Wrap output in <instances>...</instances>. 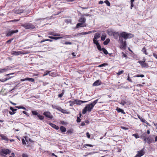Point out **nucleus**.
<instances>
[{
  "label": "nucleus",
  "instance_id": "f257e3e1",
  "mask_svg": "<svg viewBox=\"0 0 157 157\" xmlns=\"http://www.w3.org/2000/svg\"><path fill=\"white\" fill-rule=\"evenodd\" d=\"M113 36L114 38L117 39L119 37V41L122 42V38H123L124 40L133 37V35L130 33L125 32H114L113 33Z\"/></svg>",
  "mask_w": 157,
  "mask_h": 157
},
{
  "label": "nucleus",
  "instance_id": "f03ea898",
  "mask_svg": "<svg viewBox=\"0 0 157 157\" xmlns=\"http://www.w3.org/2000/svg\"><path fill=\"white\" fill-rule=\"evenodd\" d=\"M98 99H97L91 103L86 105L85 107L82 110V113L85 114L87 111L90 112L93 108L94 105L97 103Z\"/></svg>",
  "mask_w": 157,
  "mask_h": 157
},
{
  "label": "nucleus",
  "instance_id": "7ed1b4c3",
  "mask_svg": "<svg viewBox=\"0 0 157 157\" xmlns=\"http://www.w3.org/2000/svg\"><path fill=\"white\" fill-rule=\"evenodd\" d=\"M21 26L27 29H33L35 28L34 25L29 23H25L22 24Z\"/></svg>",
  "mask_w": 157,
  "mask_h": 157
},
{
  "label": "nucleus",
  "instance_id": "20e7f679",
  "mask_svg": "<svg viewBox=\"0 0 157 157\" xmlns=\"http://www.w3.org/2000/svg\"><path fill=\"white\" fill-rule=\"evenodd\" d=\"M29 53V52H26L25 51H13L12 52V54L15 56H18L21 54H28Z\"/></svg>",
  "mask_w": 157,
  "mask_h": 157
},
{
  "label": "nucleus",
  "instance_id": "39448f33",
  "mask_svg": "<svg viewBox=\"0 0 157 157\" xmlns=\"http://www.w3.org/2000/svg\"><path fill=\"white\" fill-rule=\"evenodd\" d=\"M122 41H119L121 44L120 48L122 49H125L126 48V43L125 41H124L123 38H122Z\"/></svg>",
  "mask_w": 157,
  "mask_h": 157
},
{
  "label": "nucleus",
  "instance_id": "423d86ee",
  "mask_svg": "<svg viewBox=\"0 0 157 157\" xmlns=\"http://www.w3.org/2000/svg\"><path fill=\"white\" fill-rule=\"evenodd\" d=\"M88 101H81L79 100L76 99L73 102L75 104H76L77 105H80L81 104L84 103H86L88 102Z\"/></svg>",
  "mask_w": 157,
  "mask_h": 157
},
{
  "label": "nucleus",
  "instance_id": "0eeeda50",
  "mask_svg": "<svg viewBox=\"0 0 157 157\" xmlns=\"http://www.w3.org/2000/svg\"><path fill=\"white\" fill-rule=\"evenodd\" d=\"M145 60L142 61L139 60L138 61V63L140 64L142 67H148V64L147 63H145Z\"/></svg>",
  "mask_w": 157,
  "mask_h": 157
},
{
  "label": "nucleus",
  "instance_id": "6e6552de",
  "mask_svg": "<svg viewBox=\"0 0 157 157\" xmlns=\"http://www.w3.org/2000/svg\"><path fill=\"white\" fill-rule=\"evenodd\" d=\"M43 114L47 117L50 119L53 118L51 114L49 112H45Z\"/></svg>",
  "mask_w": 157,
  "mask_h": 157
},
{
  "label": "nucleus",
  "instance_id": "1a4fd4ad",
  "mask_svg": "<svg viewBox=\"0 0 157 157\" xmlns=\"http://www.w3.org/2000/svg\"><path fill=\"white\" fill-rule=\"evenodd\" d=\"M18 32V31L17 30L9 31L7 33L6 36H10L13 33H17Z\"/></svg>",
  "mask_w": 157,
  "mask_h": 157
},
{
  "label": "nucleus",
  "instance_id": "9d476101",
  "mask_svg": "<svg viewBox=\"0 0 157 157\" xmlns=\"http://www.w3.org/2000/svg\"><path fill=\"white\" fill-rule=\"evenodd\" d=\"M1 152L5 155H8L11 153V151L7 149H3L2 150Z\"/></svg>",
  "mask_w": 157,
  "mask_h": 157
},
{
  "label": "nucleus",
  "instance_id": "9b49d317",
  "mask_svg": "<svg viewBox=\"0 0 157 157\" xmlns=\"http://www.w3.org/2000/svg\"><path fill=\"white\" fill-rule=\"evenodd\" d=\"M86 20V19L84 17H83L82 15L81 16V17L79 19L78 21L79 22L83 23V24H84Z\"/></svg>",
  "mask_w": 157,
  "mask_h": 157
},
{
  "label": "nucleus",
  "instance_id": "f8f14e48",
  "mask_svg": "<svg viewBox=\"0 0 157 157\" xmlns=\"http://www.w3.org/2000/svg\"><path fill=\"white\" fill-rule=\"evenodd\" d=\"M25 81H29L31 82H33L34 81V79L32 78H27L25 79H21V81L23 82Z\"/></svg>",
  "mask_w": 157,
  "mask_h": 157
},
{
  "label": "nucleus",
  "instance_id": "ddd939ff",
  "mask_svg": "<svg viewBox=\"0 0 157 157\" xmlns=\"http://www.w3.org/2000/svg\"><path fill=\"white\" fill-rule=\"evenodd\" d=\"M137 154L140 156V157L143 155L144 154V149L143 148L140 151L137 152Z\"/></svg>",
  "mask_w": 157,
  "mask_h": 157
},
{
  "label": "nucleus",
  "instance_id": "4468645a",
  "mask_svg": "<svg viewBox=\"0 0 157 157\" xmlns=\"http://www.w3.org/2000/svg\"><path fill=\"white\" fill-rule=\"evenodd\" d=\"M86 24L79 22L76 25V27L78 28L80 27H86Z\"/></svg>",
  "mask_w": 157,
  "mask_h": 157
},
{
  "label": "nucleus",
  "instance_id": "2eb2a0df",
  "mask_svg": "<svg viewBox=\"0 0 157 157\" xmlns=\"http://www.w3.org/2000/svg\"><path fill=\"white\" fill-rule=\"evenodd\" d=\"M101 81L99 80H98L95 82L93 84V86H97L101 84Z\"/></svg>",
  "mask_w": 157,
  "mask_h": 157
},
{
  "label": "nucleus",
  "instance_id": "dca6fc26",
  "mask_svg": "<svg viewBox=\"0 0 157 157\" xmlns=\"http://www.w3.org/2000/svg\"><path fill=\"white\" fill-rule=\"evenodd\" d=\"M50 35L53 36H60V35L58 33H56L54 32H51L48 33Z\"/></svg>",
  "mask_w": 157,
  "mask_h": 157
},
{
  "label": "nucleus",
  "instance_id": "f3484780",
  "mask_svg": "<svg viewBox=\"0 0 157 157\" xmlns=\"http://www.w3.org/2000/svg\"><path fill=\"white\" fill-rule=\"evenodd\" d=\"M0 136L1 137L2 140H4L6 141H7L9 140V139L7 137L3 134H0Z\"/></svg>",
  "mask_w": 157,
  "mask_h": 157
},
{
  "label": "nucleus",
  "instance_id": "a211bd4d",
  "mask_svg": "<svg viewBox=\"0 0 157 157\" xmlns=\"http://www.w3.org/2000/svg\"><path fill=\"white\" fill-rule=\"evenodd\" d=\"M49 124L51 125V126L54 128L56 129V130H58L59 129V127L54 124L52 123H50Z\"/></svg>",
  "mask_w": 157,
  "mask_h": 157
},
{
  "label": "nucleus",
  "instance_id": "6ab92c4d",
  "mask_svg": "<svg viewBox=\"0 0 157 157\" xmlns=\"http://www.w3.org/2000/svg\"><path fill=\"white\" fill-rule=\"evenodd\" d=\"M101 35L100 34L98 33H96L95 34L94 38V39L97 40L98 38L100 37Z\"/></svg>",
  "mask_w": 157,
  "mask_h": 157
},
{
  "label": "nucleus",
  "instance_id": "aec40b11",
  "mask_svg": "<svg viewBox=\"0 0 157 157\" xmlns=\"http://www.w3.org/2000/svg\"><path fill=\"white\" fill-rule=\"evenodd\" d=\"M116 110L119 113L121 112L122 114H125V113L124 111V110L120 108H117V109H116Z\"/></svg>",
  "mask_w": 157,
  "mask_h": 157
},
{
  "label": "nucleus",
  "instance_id": "412c9836",
  "mask_svg": "<svg viewBox=\"0 0 157 157\" xmlns=\"http://www.w3.org/2000/svg\"><path fill=\"white\" fill-rule=\"evenodd\" d=\"M60 129L61 132H65L66 131V128L63 126L60 127Z\"/></svg>",
  "mask_w": 157,
  "mask_h": 157
},
{
  "label": "nucleus",
  "instance_id": "4be33fe9",
  "mask_svg": "<svg viewBox=\"0 0 157 157\" xmlns=\"http://www.w3.org/2000/svg\"><path fill=\"white\" fill-rule=\"evenodd\" d=\"M152 139L151 138V137H148L147 138V143L148 144H150V143H151L152 142Z\"/></svg>",
  "mask_w": 157,
  "mask_h": 157
},
{
  "label": "nucleus",
  "instance_id": "5701e85b",
  "mask_svg": "<svg viewBox=\"0 0 157 157\" xmlns=\"http://www.w3.org/2000/svg\"><path fill=\"white\" fill-rule=\"evenodd\" d=\"M110 41V39L109 38L107 39L104 42L103 44L105 45H107Z\"/></svg>",
  "mask_w": 157,
  "mask_h": 157
},
{
  "label": "nucleus",
  "instance_id": "b1692460",
  "mask_svg": "<svg viewBox=\"0 0 157 157\" xmlns=\"http://www.w3.org/2000/svg\"><path fill=\"white\" fill-rule=\"evenodd\" d=\"M7 69L6 68H4L3 69L0 68V73H4L6 71Z\"/></svg>",
  "mask_w": 157,
  "mask_h": 157
},
{
  "label": "nucleus",
  "instance_id": "393cba45",
  "mask_svg": "<svg viewBox=\"0 0 157 157\" xmlns=\"http://www.w3.org/2000/svg\"><path fill=\"white\" fill-rule=\"evenodd\" d=\"M140 120L142 122L146 123L147 124L149 125V123L144 118H141Z\"/></svg>",
  "mask_w": 157,
  "mask_h": 157
},
{
  "label": "nucleus",
  "instance_id": "a878e982",
  "mask_svg": "<svg viewBox=\"0 0 157 157\" xmlns=\"http://www.w3.org/2000/svg\"><path fill=\"white\" fill-rule=\"evenodd\" d=\"M107 65H108V64L107 63H104L103 64H101L98 65V67H105L106 66H107Z\"/></svg>",
  "mask_w": 157,
  "mask_h": 157
},
{
  "label": "nucleus",
  "instance_id": "bb28decb",
  "mask_svg": "<svg viewBox=\"0 0 157 157\" xmlns=\"http://www.w3.org/2000/svg\"><path fill=\"white\" fill-rule=\"evenodd\" d=\"M58 37H56L55 36H53L52 39L57 40L58 39H62L63 38L62 36H59Z\"/></svg>",
  "mask_w": 157,
  "mask_h": 157
},
{
  "label": "nucleus",
  "instance_id": "cd10ccee",
  "mask_svg": "<svg viewBox=\"0 0 157 157\" xmlns=\"http://www.w3.org/2000/svg\"><path fill=\"white\" fill-rule=\"evenodd\" d=\"M142 51L146 55H147L148 54L147 53L145 47L143 48L142 50Z\"/></svg>",
  "mask_w": 157,
  "mask_h": 157
},
{
  "label": "nucleus",
  "instance_id": "c85d7f7f",
  "mask_svg": "<svg viewBox=\"0 0 157 157\" xmlns=\"http://www.w3.org/2000/svg\"><path fill=\"white\" fill-rule=\"evenodd\" d=\"M102 50L103 51L104 53V54H105L106 55V54H108L107 51L104 48H102Z\"/></svg>",
  "mask_w": 157,
  "mask_h": 157
},
{
  "label": "nucleus",
  "instance_id": "c756f323",
  "mask_svg": "<svg viewBox=\"0 0 157 157\" xmlns=\"http://www.w3.org/2000/svg\"><path fill=\"white\" fill-rule=\"evenodd\" d=\"M134 0H131L130 2H131V7L130 8L131 9H132V7L134 6L133 4V2H134Z\"/></svg>",
  "mask_w": 157,
  "mask_h": 157
},
{
  "label": "nucleus",
  "instance_id": "7c9ffc66",
  "mask_svg": "<svg viewBox=\"0 0 157 157\" xmlns=\"http://www.w3.org/2000/svg\"><path fill=\"white\" fill-rule=\"evenodd\" d=\"M93 43L94 44H96V45L99 44V43L98 42L97 40L94 39H93Z\"/></svg>",
  "mask_w": 157,
  "mask_h": 157
},
{
  "label": "nucleus",
  "instance_id": "2f4dec72",
  "mask_svg": "<svg viewBox=\"0 0 157 157\" xmlns=\"http://www.w3.org/2000/svg\"><path fill=\"white\" fill-rule=\"evenodd\" d=\"M106 35H103L101 36V39L102 41L104 40L106 38Z\"/></svg>",
  "mask_w": 157,
  "mask_h": 157
},
{
  "label": "nucleus",
  "instance_id": "473e14b6",
  "mask_svg": "<svg viewBox=\"0 0 157 157\" xmlns=\"http://www.w3.org/2000/svg\"><path fill=\"white\" fill-rule=\"evenodd\" d=\"M96 46L97 47V48L98 50H99L100 51L102 50V48H101V46L99 44Z\"/></svg>",
  "mask_w": 157,
  "mask_h": 157
},
{
  "label": "nucleus",
  "instance_id": "72a5a7b5",
  "mask_svg": "<svg viewBox=\"0 0 157 157\" xmlns=\"http://www.w3.org/2000/svg\"><path fill=\"white\" fill-rule=\"evenodd\" d=\"M144 76L143 75H137L134 76V77H141L143 78V77H144Z\"/></svg>",
  "mask_w": 157,
  "mask_h": 157
},
{
  "label": "nucleus",
  "instance_id": "f704fd0d",
  "mask_svg": "<svg viewBox=\"0 0 157 157\" xmlns=\"http://www.w3.org/2000/svg\"><path fill=\"white\" fill-rule=\"evenodd\" d=\"M37 117H38L39 118L40 120H43L44 118V117L43 116L40 115H37Z\"/></svg>",
  "mask_w": 157,
  "mask_h": 157
},
{
  "label": "nucleus",
  "instance_id": "c9c22d12",
  "mask_svg": "<svg viewBox=\"0 0 157 157\" xmlns=\"http://www.w3.org/2000/svg\"><path fill=\"white\" fill-rule=\"evenodd\" d=\"M132 136H134L136 139H137L139 138V135L137 133L133 134Z\"/></svg>",
  "mask_w": 157,
  "mask_h": 157
},
{
  "label": "nucleus",
  "instance_id": "e433bc0d",
  "mask_svg": "<svg viewBox=\"0 0 157 157\" xmlns=\"http://www.w3.org/2000/svg\"><path fill=\"white\" fill-rule=\"evenodd\" d=\"M96 32L95 31H89L88 32H83V35H86V34H89L90 33H92V32Z\"/></svg>",
  "mask_w": 157,
  "mask_h": 157
},
{
  "label": "nucleus",
  "instance_id": "4c0bfd02",
  "mask_svg": "<svg viewBox=\"0 0 157 157\" xmlns=\"http://www.w3.org/2000/svg\"><path fill=\"white\" fill-rule=\"evenodd\" d=\"M58 109L63 113H66V110H64L61 108H60L59 109Z\"/></svg>",
  "mask_w": 157,
  "mask_h": 157
},
{
  "label": "nucleus",
  "instance_id": "58836bf2",
  "mask_svg": "<svg viewBox=\"0 0 157 157\" xmlns=\"http://www.w3.org/2000/svg\"><path fill=\"white\" fill-rule=\"evenodd\" d=\"M64 90H63L62 91V93L61 94H59L58 95V97L59 98H61V97H62L64 94Z\"/></svg>",
  "mask_w": 157,
  "mask_h": 157
},
{
  "label": "nucleus",
  "instance_id": "ea45409f",
  "mask_svg": "<svg viewBox=\"0 0 157 157\" xmlns=\"http://www.w3.org/2000/svg\"><path fill=\"white\" fill-rule=\"evenodd\" d=\"M32 114L35 115H38V113L37 112L35 111H32Z\"/></svg>",
  "mask_w": 157,
  "mask_h": 157
},
{
  "label": "nucleus",
  "instance_id": "a19ab883",
  "mask_svg": "<svg viewBox=\"0 0 157 157\" xmlns=\"http://www.w3.org/2000/svg\"><path fill=\"white\" fill-rule=\"evenodd\" d=\"M10 78H5V79H2V80L0 79V81L2 82H4L5 81H6L7 80H8Z\"/></svg>",
  "mask_w": 157,
  "mask_h": 157
},
{
  "label": "nucleus",
  "instance_id": "79ce46f5",
  "mask_svg": "<svg viewBox=\"0 0 157 157\" xmlns=\"http://www.w3.org/2000/svg\"><path fill=\"white\" fill-rule=\"evenodd\" d=\"M108 6H110V3H109V2L108 1V0H105V2H104Z\"/></svg>",
  "mask_w": 157,
  "mask_h": 157
},
{
  "label": "nucleus",
  "instance_id": "37998d69",
  "mask_svg": "<svg viewBox=\"0 0 157 157\" xmlns=\"http://www.w3.org/2000/svg\"><path fill=\"white\" fill-rule=\"evenodd\" d=\"M124 71L123 70H122V71H119V72L117 73V75H121V74H122L124 72Z\"/></svg>",
  "mask_w": 157,
  "mask_h": 157
},
{
  "label": "nucleus",
  "instance_id": "c03bdc74",
  "mask_svg": "<svg viewBox=\"0 0 157 157\" xmlns=\"http://www.w3.org/2000/svg\"><path fill=\"white\" fill-rule=\"evenodd\" d=\"M85 146H89V147H93V145H92L90 144H85L83 146L84 147H85L86 148V147H85Z\"/></svg>",
  "mask_w": 157,
  "mask_h": 157
},
{
  "label": "nucleus",
  "instance_id": "a18cd8bd",
  "mask_svg": "<svg viewBox=\"0 0 157 157\" xmlns=\"http://www.w3.org/2000/svg\"><path fill=\"white\" fill-rule=\"evenodd\" d=\"M122 57H125L126 59L127 58V55L125 54L123 52H122Z\"/></svg>",
  "mask_w": 157,
  "mask_h": 157
},
{
  "label": "nucleus",
  "instance_id": "49530a36",
  "mask_svg": "<svg viewBox=\"0 0 157 157\" xmlns=\"http://www.w3.org/2000/svg\"><path fill=\"white\" fill-rule=\"evenodd\" d=\"M64 21L65 22L67 23H70L71 21L70 19H65Z\"/></svg>",
  "mask_w": 157,
  "mask_h": 157
},
{
  "label": "nucleus",
  "instance_id": "de8ad7c7",
  "mask_svg": "<svg viewBox=\"0 0 157 157\" xmlns=\"http://www.w3.org/2000/svg\"><path fill=\"white\" fill-rule=\"evenodd\" d=\"M10 109L11 110L12 112H14L16 110H17V109H14L12 107H11L10 108Z\"/></svg>",
  "mask_w": 157,
  "mask_h": 157
},
{
  "label": "nucleus",
  "instance_id": "09e8293b",
  "mask_svg": "<svg viewBox=\"0 0 157 157\" xmlns=\"http://www.w3.org/2000/svg\"><path fill=\"white\" fill-rule=\"evenodd\" d=\"M126 103L124 101H122L120 103V104L122 105H124Z\"/></svg>",
  "mask_w": 157,
  "mask_h": 157
},
{
  "label": "nucleus",
  "instance_id": "8fccbe9b",
  "mask_svg": "<svg viewBox=\"0 0 157 157\" xmlns=\"http://www.w3.org/2000/svg\"><path fill=\"white\" fill-rule=\"evenodd\" d=\"M64 44L66 45L71 44H72V43L71 42L66 41L65 42Z\"/></svg>",
  "mask_w": 157,
  "mask_h": 157
},
{
  "label": "nucleus",
  "instance_id": "3c124183",
  "mask_svg": "<svg viewBox=\"0 0 157 157\" xmlns=\"http://www.w3.org/2000/svg\"><path fill=\"white\" fill-rule=\"evenodd\" d=\"M13 40V39L12 38V39H11L10 40H8V41H7L6 43H10Z\"/></svg>",
  "mask_w": 157,
  "mask_h": 157
},
{
  "label": "nucleus",
  "instance_id": "603ef678",
  "mask_svg": "<svg viewBox=\"0 0 157 157\" xmlns=\"http://www.w3.org/2000/svg\"><path fill=\"white\" fill-rule=\"evenodd\" d=\"M23 12V11H16L15 13L17 14L21 13Z\"/></svg>",
  "mask_w": 157,
  "mask_h": 157
},
{
  "label": "nucleus",
  "instance_id": "864d4df0",
  "mask_svg": "<svg viewBox=\"0 0 157 157\" xmlns=\"http://www.w3.org/2000/svg\"><path fill=\"white\" fill-rule=\"evenodd\" d=\"M77 121L78 123L80 122L81 121V119L78 117H77Z\"/></svg>",
  "mask_w": 157,
  "mask_h": 157
},
{
  "label": "nucleus",
  "instance_id": "5fc2aeb1",
  "mask_svg": "<svg viewBox=\"0 0 157 157\" xmlns=\"http://www.w3.org/2000/svg\"><path fill=\"white\" fill-rule=\"evenodd\" d=\"M82 16H83V17H84L85 16H89V17H90L91 15L89 14H87V13H86V14H82Z\"/></svg>",
  "mask_w": 157,
  "mask_h": 157
},
{
  "label": "nucleus",
  "instance_id": "6e6d98bb",
  "mask_svg": "<svg viewBox=\"0 0 157 157\" xmlns=\"http://www.w3.org/2000/svg\"><path fill=\"white\" fill-rule=\"evenodd\" d=\"M95 153V152H90L89 153H86V155H91Z\"/></svg>",
  "mask_w": 157,
  "mask_h": 157
},
{
  "label": "nucleus",
  "instance_id": "4d7b16f0",
  "mask_svg": "<svg viewBox=\"0 0 157 157\" xmlns=\"http://www.w3.org/2000/svg\"><path fill=\"white\" fill-rule=\"evenodd\" d=\"M127 80L129 81L130 82H132V80L130 78V77H129V75H128V78H127Z\"/></svg>",
  "mask_w": 157,
  "mask_h": 157
},
{
  "label": "nucleus",
  "instance_id": "13d9d810",
  "mask_svg": "<svg viewBox=\"0 0 157 157\" xmlns=\"http://www.w3.org/2000/svg\"><path fill=\"white\" fill-rule=\"evenodd\" d=\"M50 72V71H47L45 73L44 75H43V76H45V75H47L49 74V73Z\"/></svg>",
  "mask_w": 157,
  "mask_h": 157
},
{
  "label": "nucleus",
  "instance_id": "bf43d9fd",
  "mask_svg": "<svg viewBox=\"0 0 157 157\" xmlns=\"http://www.w3.org/2000/svg\"><path fill=\"white\" fill-rule=\"evenodd\" d=\"M86 135L87 137L88 138H90V134H89V132L86 133Z\"/></svg>",
  "mask_w": 157,
  "mask_h": 157
},
{
  "label": "nucleus",
  "instance_id": "052dcab7",
  "mask_svg": "<svg viewBox=\"0 0 157 157\" xmlns=\"http://www.w3.org/2000/svg\"><path fill=\"white\" fill-rule=\"evenodd\" d=\"M22 143L23 144H26V143L25 142V141L24 140V139H23L22 140Z\"/></svg>",
  "mask_w": 157,
  "mask_h": 157
},
{
  "label": "nucleus",
  "instance_id": "680f3d73",
  "mask_svg": "<svg viewBox=\"0 0 157 157\" xmlns=\"http://www.w3.org/2000/svg\"><path fill=\"white\" fill-rule=\"evenodd\" d=\"M67 133H72V132L71 130H68L67 131Z\"/></svg>",
  "mask_w": 157,
  "mask_h": 157
},
{
  "label": "nucleus",
  "instance_id": "e2e57ef3",
  "mask_svg": "<svg viewBox=\"0 0 157 157\" xmlns=\"http://www.w3.org/2000/svg\"><path fill=\"white\" fill-rule=\"evenodd\" d=\"M121 128L123 129H124V130H127V129H128V128H126L125 127H124V126H121Z\"/></svg>",
  "mask_w": 157,
  "mask_h": 157
},
{
  "label": "nucleus",
  "instance_id": "0e129e2a",
  "mask_svg": "<svg viewBox=\"0 0 157 157\" xmlns=\"http://www.w3.org/2000/svg\"><path fill=\"white\" fill-rule=\"evenodd\" d=\"M22 157H28L27 155L25 154H22Z\"/></svg>",
  "mask_w": 157,
  "mask_h": 157
},
{
  "label": "nucleus",
  "instance_id": "69168bd1",
  "mask_svg": "<svg viewBox=\"0 0 157 157\" xmlns=\"http://www.w3.org/2000/svg\"><path fill=\"white\" fill-rule=\"evenodd\" d=\"M104 3L102 1H100L99 2V4H102Z\"/></svg>",
  "mask_w": 157,
  "mask_h": 157
},
{
  "label": "nucleus",
  "instance_id": "338daca9",
  "mask_svg": "<svg viewBox=\"0 0 157 157\" xmlns=\"http://www.w3.org/2000/svg\"><path fill=\"white\" fill-rule=\"evenodd\" d=\"M153 56L155 57V58L156 59H157V55L154 54V53H153Z\"/></svg>",
  "mask_w": 157,
  "mask_h": 157
},
{
  "label": "nucleus",
  "instance_id": "774afa93",
  "mask_svg": "<svg viewBox=\"0 0 157 157\" xmlns=\"http://www.w3.org/2000/svg\"><path fill=\"white\" fill-rule=\"evenodd\" d=\"M154 123V126H155V127H156V129H157V123Z\"/></svg>",
  "mask_w": 157,
  "mask_h": 157
}]
</instances>
